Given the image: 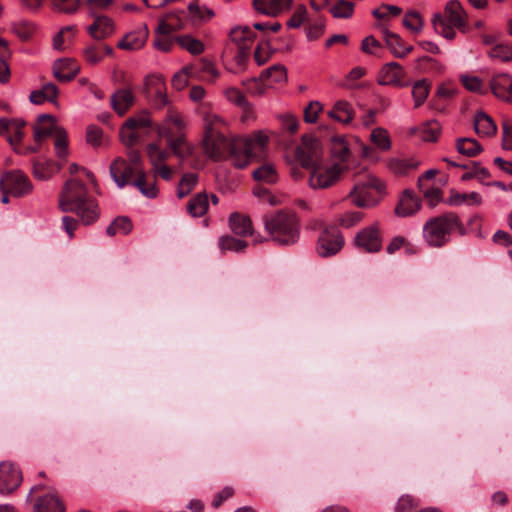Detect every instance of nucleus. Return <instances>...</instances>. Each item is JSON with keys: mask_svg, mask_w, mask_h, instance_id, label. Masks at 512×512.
Instances as JSON below:
<instances>
[{"mask_svg": "<svg viewBox=\"0 0 512 512\" xmlns=\"http://www.w3.org/2000/svg\"><path fill=\"white\" fill-rule=\"evenodd\" d=\"M59 209L75 213L84 225L95 223L100 217L98 202L89 196L87 186L78 179L67 180L59 194Z\"/></svg>", "mask_w": 512, "mask_h": 512, "instance_id": "nucleus-1", "label": "nucleus"}, {"mask_svg": "<svg viewBox=\"0 0 512 512\" xmlns=\"http://www.w3.org/2000/svg\"><path fill=\"white\" fill-rule=\"evenodd\" d=\"M460 236L467 234V229L455 212H447L429 218L423 226V238L429 247L441 248L450 242L453 232Z\"/></svg>", "mask_w": 512, "mask_h": 512, "instance_id": "nucleus-2", "label": "nucleus"}, {"mask_svg": "<svg viewBox=\"0 0 512 512\" xmlns=\"http://www.w3.org/2000/svg\"><path fill=\"white\" fill-rule=\"evenodd\" d=\"M263 222L271 240L278 245H294L300 236V224L296 213L286 210L265 215Z\"/></svg>", "mask_w": 512, "mask_h": 512, "instance_id": "nucleus-3", "label": "nucleus"}, {"mask_svg": "<svg viewBox=\"0 0 512 512\" xmlns=\"http://www.w3.org/2000/svg\"><path fill=\"white\" fill-rule=\"evenodd\" d=\"M447 20L440 14L435 13L432 17V25L435 31L448 40L456 36L455 28L465 31L468 15L458 0H450L445 5Z\"/></svg>", "mask_w": 512, "mask_h": 512, "instance_id": "nucleus-4", "label": "nucleus"}, {"mask_svg": "<svg viewBox=\"0 0 512 512\" xmlns=\"http://www.w3.org/2000/svg\"><path fill=\"white\" fill-rule=\"evenodd\" d=\"M385 193V184L378 178L369 176L366 181L357 183L351 190V202L360 208L377 205Z\"/></svg>", "mask_w": 512, "mask_h": 512, "instance_id": "nucleus-5", "label": "nucleus"}, {"mask_svg": "<svg viewBox=\"0 0 512 512\" xmlns=\"http://www.w3.org/2000/svg\"><path fill=\"white\" fill-rule=\"evenodd\" d=\"M237 140H232L216 131L212 124H205V136L203 147L205 153L213 160L218 161L228 158L229 153H233L234 144Z\"/></svg>", "mask_w": 512, "mask_h": 512, "instance_id": "nucleus-6", "label": "nucleus"}, {"mask_svg": "<svg viewBox=\"0 0 512 512\" xmlns=\"http://www.w3.org/2000/svg\"><path fill=\"white\" fill-rule=\"evenodd\" d=\"M322 146L319 139L312 135H303L300 144L295 148V159L303 168H311L322 158Z\"/></svg>", "mask_w": 512, "mask_h": 512, "instance_id": "nucleus-7", "label": "nucleus"}, {"mask_svg": "<svg viewBox=\"0 0 512 512\" xmlns=\"http://www.w3.org/2000/svg\"><path fill=\"white\" fill-rule=\"evenodd\" d=\"M344 237L336 226H327L320 233L316 252L320 257L327 258L339 253L344 246Z\"/></svg>", "mask_w": 512, "mask_h": 512, "instance_id": "nucleus-8", "label": "nucleus"}, {"mask_svg": "<svg viewBox=\"0 0 512 512\" xmlns=\"http://www.w3.org/2000/svg\"><path fill=\"white\" fill-rule=\"evenodd\" d=\"M309 177V186L313 189H326L335 185L343 173V167L337 163L322 167L315 165Z\"/></svg>", "mask_w": 512, "mask_h": 512, "instance_id": "nucleus-9", "label": "nucleus"}, {"mask_svg": "<svg viewBox=\"0 0 512 512\" xmlns=\"http://www.w3.org/2000/svg\"><path fill=\"white\" fill-rule=\"evenodd\" d=\"M0 189L10 191L14 197H23L32 191L33 186L24 172L21 170H11L1 176Z\"/></svg>", "mask_w": 512, "mask_h": 512, "instance_id": "nucleus-10", "label": "nucleus"}, {"mask_svg": "<svg viewBox=\"0 0 512 512\" xmlns=\"http://www.w3.org/2000/svg\"><path fill=\"white\" fill-rule=\"evenodd\" d=\"M157 133L165 139L170 155L173 154L180 160H184L193 154V145L188 142L185 132L175 133L168 128H163L157 129Z\"/></svg>", "mask_w": 512, "mask_h": 512, "instance_id": "nucleus-11", "label": "nucleus"}, {"mask_svg": "<svg viewBox=\"0 0 512 512\" xmlns=\"http://www.w3.org/2000/svg\"><path fill=\"white\" fill-rule=\"evenodd\" d=\"M354 245L367 253H377L382 249V235L379 224L374 223L361 229L354 238Z\"/></svg>", "mask_w": 512, "mask_h": 512, "instance_id": "nucleus-12", "label": "nucleus"}, {"mask_svg": "<svg viewBox=\"0 0 512 512\" xmlns=\"http://www.w3.org/2000/svg\"><path fill=\"white\" fill-rule=\"evenodd\" d=\"M23 481L22 471L14 463L3 461L0 463V494L14 493Z\"/></svg>", "mask_w": 512, "mask_h": 512, "instance_id": "nucleus-13", "label": "nucleus"}, {"mask_svg": "<svg viewBox=\"0 0 512 512\" xmlns=\"http://www.w3.org/2000/svg\"><path fill=\"white\" fill-rule=\"evenodd\" d=\"M145 95L158 109L166 106L169 101L166 93V83L162 75H149L145 79Z\"/></svg>", "mask_w": 512, "mask_h": 512, "instance_id": "nucleus-14", "label": "nucleus"}, {"mask_svg": "<svg viewBox=\"0 0 512 512\" xmlns=\"http://www.w3.org/2000/svg\"><path fill=\"white\" fill-rule=\"evenodd\" d=\"M110 175L119 188H123L128 184L132 185L131 178L134 174L139 176V170L130 165L123 158H116L109 167Z\"/></svg>", "mask_w": 512, "mask_h": 512, "instance_id": "nucleus-15", "label": "nucleus"}, {"mask_svg": "<svg viewBox=\"0 0 512 512\" xmlns=\"http://www.w3.org/2000/svg\"><path fill=\"white\" fill-rule=\"evenodd\" d=\"M406 76L404 68L397 62H389L383 65L378 72L377 82L380 85L404 86Z\"/></svg>", "mask_w": 512, "mask_h": 512, "instance_id": "nucleus-16", "label": "nucleus"}, {"mask_svg": "<svg viewBox=\"0 0 512 512\" xmlns=\"http://www.w3.org/2000/svg\"><path fill=\"white\" fill-rule=\"evenodd\" d=\"M26 122L17 118H0V135L6 136L7 141L11 146L21 143L24 136L23 128Z\"/></svg>", "mask_w": 512, "mask_h": 512, "instance_id": "nucleus-17", "label": "nucleus"}, {"mask_svg": "<svg viewBox=\"0 0 512 512\" xmlns=\"http://www.w3.org/2000/svg\"><path fill=\"white\" fill-rule=\"evenodd\" d=\"M53 76L61 83H68L75 79L80 72V66L74 59H57L52 66Z\"/></svg>", "mask_w": 512, "mask_h": 512, "instance_id": "nucleus-18", "label": "nucleus"}, {"mask_svg": "<svg viewBox=\"0 0 512 512\" xmlns=\"http://www.w3.org/2000/svg\"><path fill=\"white\" fill-rule=\"evenodd\" d=\"M491 92L495 97L512 103V77L507 73L495 74L489 81Z\"/></svg>", "mask_w": 512, "mask_h": 512, "instance_id": "nucleus-19", "label": "nucleus"}, {"mask_svg": "<svg viewBox=\"0 0 512 512\" xmlns=\"http://www.w3.org/2000/svg\"><path fill=\"white\" fill-rule=\"evenodd\" d=\"M89 15L95 20L88 27V33L96 40H103L111 36L114 32V23L111 18L103 15H97L95 11H90Z\"/></svg>", "mask_w": 512, "mask_h": 512, "instance_id": "nucleus-20", "label": "nucleus"}, {"mask_svg": "<svg viewBox=\"0 0 512 512\" xmlns=\"http://www.w3.org/2000/svg\"><path fill=\"white\" fill-rule=\"evenodd\" d=\"M421 209V199L414 195L411 189H405L395 207V214L399 217L412 216Z\"/></svg>", "mask_w": 512, "mask_h": 512, "instance_id": "nucleus-21", "label": "nucleus"}, {"mask_svg": "<svg viewBox=\"0 0 512 512\" xmlns=\"http://www.w3.org/2000/svg\"><path fill=\"white\" fill-rule=\"evenodd\" d=\"M293 0H253L255 10L261 14L276 17L291 8Z\"/></svg>", "mask_w": 512, "mask_h": 512, "instance_id": "nucleus-22", "label": "nucleus"}, {"mask_svg": "<svg viewBox=\"0 0 512 512\" xmlns=\"http://www.w3.org/2000/svg\"><path fill=\"white\" fill-rule=\"evenodd\" d=\"M149 36V30L146 25L142 28L127 33L118 43L117 47L122 50H138L142 48Z\"/></svg>", "mask_w": 512, "mask_h": 512, "instance_id": "nucleus-23", "label": "nucleus"}, {"mask_svg": "<svg viewBox=\"0 0 512 512\" xmlns=\"http://www.w3.org/2000/svg\"><path fill=\"white\" fill-rule=\"evenodd\" d=\"M382 33L386 46L395 57L405 58L413 51L414 47L412 45H405L398 34L389 31L387 28H383Z\"/></svg>", "mask_w": 512, "mask_h": 512, "instance_id": "nucleus-24", "label": "nucleus"}, {"mask_svg": "<svg viewBox=\"0 0 512 512\" xmlns=\"http://www.w3.org/2000/svg\"><path fill=\"white\" fill-rule=\"evenodd\" d=\"M233 153H229L228 158H231L235 167L245 168L253 154V147L250 140H237L234 144Z\"/></svg>", "mask_w": 512, "mask_h": 512, "instance_id": "nucleus-25", "label": "nucleus"}, {"mask_svg": "<svg viewBox=\"0 0 512 512\" xmlns=\"http://www.w3.org/2000/svg\"><path fill=\"white\" fill-rule=\"evenodd\" d=\"M65 505L56 492L39 497L33 506V512H65Z\"/></svg>", "mask_w": 512, "mask_h": 512, "instance_id": "nucleus-26", "label": "nucleus"}, {"mask_svg": "<svg viewBox=\"0 0 512 512\" xmlns=\"http://www.w3.org/2000/svg\"><path fill=\"white\" fill-rule=\"evenodd\" d=\"M63 168L62 163L46 159L33 160V175L39 180H47Z\"/></svg>", "mask_w": 512, "mask_h": 512, "instance_id": "nucleus-27", "label": "nucleus"}, {"mask_svg": "<svg viewBox=\"0 0 512 512\" xmlns=\"http://www.w3.org/2000/svg\"><path fill=\"white\" fill-rule=\"evenodd\" d=\"M58 95V87L54 83L48 82L41 89L33 90L30 93L29 100L35 105H41L46 101L57 104Z\"/></svg>", "mask_w": 512, "mask_h": 512, "instance_id": "nucleus-28", "label": "nucleus"}, {"mask_svg": "<svg viewBox=\"0 0 512 512\" xmlns=\"http://www.w3.org/2000/svg\"><path fill=\"white\" fill-rule=\"evenodd\" d=\"M229 227L237 236L246 237L253 234L252 221L250 217L238 212L230 214Z\"/></svg>", "mask_w": 512, "mask_h": 512, "instance_id": "nucleus-29", "label": "nucleus"}, {"mask_svg": "<svg viewBox=\"0 0 512 512\" xmlns=\"http://www.w3.org/2000/svg\"><path fill=\"white\" fill-rule=\"evenodd\" d=\"M327 116L339 123L349 124L354 118V109L348 101L339 100L327 111Z\"/></svg>", "mask_w": 512, "mask_h": 512, "instance_id": "nucleus-30", "label": "nucleus"}, {"mask_svg": "<svg viewBox=\"0 0 512 512\" xmlns=\"http://www.w3.org/2000/svg\"><path fill=\"white\" fill-rule=\"evenodd\" d=\"M474 130L480 137H492L497 133V126L493 119L484 111L476 112L474 116Z\"/></svg>", "mask_w": 512, "mask_h": 512, "instance_id": "nucleus-31", "label": "nucleus"}, {"mask_svg": "<svg viewBox=\"0 0 512 512\" xmlns=\"http://www.w3.org/2000/svg\"><path fill=\"white\" fill-rule=\"evenodd\" d=\"M133 104L134 95L130 89H119L111 96V106L119 116H123Z\"/></svg>", "mask_w": 512, "mask_h": 512, "instance_id": "nucleus-32", "label": "nucleus"}, {"mask_svg": "<svg viewBox=\"0 0 512 512\" xmlns=\"http://www.w3.org/2000/svg\"><path fill=\"white\" fill-rule=\"evenodd\" d=\"M55 118L49 114H41L38 116L37 124L34 126V140L41 143L45 138L51 135L54 129Z\"/></svg>", "mask_w": 512, "mask_h": 512, "instance_id": "nucleus-33", "label": "nucleus"}, {"mask_svg": "<svg viewBox=\"0 0 512 512\" xmlns=\"http://www.w3.org/2000/svg\"><path fill=\"white\" fill-rule=\"evenodd\" d=\"M209 207V198L205 192L198 193L190 198L186 209L192 217H202Z\"/></svg>", "mask_w": 512, "mask_h": 512, "instance_id": "nucleus-34", "label": "nucleus"}, {"mask_svg": "<svg viewBox=\"0 0 512 512\" xmlns=\"http://www.w3.org/2000/svg\"><path fill=\"white\" fill-rule=\"evenodd\" d=\"M287 79V70L285 66L281 64H274L271 67L263 70L259 76V78H252L247 80V82H256L258 80L265 82L266 80H271L274 83H280Z\"/></svg>", "mask_w": 512, "mask_h": 512, "instance_id": "nucleus-35", "label": "nucleus"}, {"mask_svg": "<svg viewBox=\"0 0 512 512\" xmlns=\"http://www.w3.org/2000/svg\"><path fill=\"white\" fill-rule=\"evenodd\" d=\"M185 127L186 124L181 114L175 109L169 108L165 119L157 129L168 128L171 132L180 133L185 132Z\"/></svg>", "mask_w": 512, "mask_h": 512, "instance_id": "nucleus-36", "label": "nucleus"}, {"mask_svg": "<svg viewBox=\"0 0 512 512\" xmlns=\"http://www.w3.org/2000/svg\"><path fill=\"white\" fill-rule=\"evenodd\" d=\"M132 185L139 189L143 196L154 199L158 195L156 179L148 182L144 170L139 171V176L132 182Z\"/></svg>", "mask_w": 512, "mask_h": 512, "instance_id": "nucleus-37", "label": "nucleus"}, {"mask_svg": "<svg viewBox=\"0 0 512 512\" xmlns=\"http://www.w3.org/2000/svg\"><path fill=\"white\" fill-rule=\"evenodd\" d=\"M457 151L467 157H475L483 151L482 145L473 138H458L456 140Z\"/></svg>", "mask_w": 512, "mask_h": 512, "instance_id": "nucleus-38", "label": "nucleus"}, {"mask_svg": "<svg viewBox=\"0 0 512 512\" xmlns=\"http://www.w3.org/2000/svg\"><path fill=\"white\" fill-rule=\"evenodd\" d=\"M256 37V33L248 26L233 28L230 32L231 40L238 45H251Z\"/></svg>", "mask_w": 512, "mask_h": 512, "instance_id": "nucleus-39", "label": "nucleus"}, {"mask_svg": "<svg viewBox=\"0 0 512 512\" xmlns=\"http://www.w3.org/2000/svg\"><path fill=\"white\" fill-rule=\"evenodd\" d=\"M431 89V83L427 79L417 80L412 87L414 107H420L427 99Z\"/></svg>", "mask_w": 512, "mask_h": 512, "instance_id": "nucleus-40", "label": "nucleus"}, {"mask_svg": "<svg viewBox=\"0 0 512 512\" xmlns=\"http://www.w3.org/2000/svg\"><path fill=\"white\" fill-rule=\"evenodd\" d=\"M253 178L258 182L274 184L278 181V174L272 164H263L252 173Z\"/></svg>", "mask_w": 512, "mask_h": 512, "instance_id": "nucleus-41", "label": "nucleus"}, {"mask_svg": "<svg viewBox=\"0 0 512 512\" xmlns=\"http://www.w3.org/2000/svg\"><path fill=\"white\" fill-rule=\"evenodd\" d=\"M174 40L181 48L185 49L192 55H199L205 49L204 44L200 40L195 39L190 35L176 36Z\"/></svg>", "mask_w": 512, "mask_h": 512, "instance_id": "nucleus-42", "label": "nucleus"}, {"mask_svg": "<svg viewBox=\"0 0 512 512\" xmlns=\"http://www.w3.org/2000/svg\"><path fill=\"white\" fill-rule=\"evenodd\" d=\"M330 152L333 158L340 161H345L348 158L350 149L343 136H333L331 138Z\"/></svg>", "mask_w": 512, "mask_h": 512, "instance_id": "nucleus-43", "label": "nucleus"}, {"mask_svg": "<svg viewBox=\"0 0 512 512\" xmlns=\"http://www.w3.org/2000/svg\"><path fill=\"white\" fill-rule=\"evenodd\" d=\"M147 155L149 161L153 168H158V166L164 164V162L169 158L170 152L167 150H163L156 143H149L146 147Z\"/></svg>", "mask_w": 512, "mask_h": 512, "instance_id": "nucleus-44", "label": "nucleus"}, {"mask_svg": "<svg viewBox=\"0 0 512 512\" xmlns=\"http://www.w3.org/2000/svg\"><path fill=\"white\" fill-rule=\"evenodd\" d=\"M355 4L347 0H337L330 8V13L337 19H349L353 16Z\"/></svg>", "mask_w": 512, "mask_h": 512, "instance_id": "nucleus-45", "label": "nucleus"}, {"mask_svg": "<svg viewBox=\"0 0 512 512\" xmlns=\"http://www.w3.org/2000/svg\"><path fill=\"white\" fill-rule=\"evenodd\" d=\"M133 228L131 220L126 216H118L114 221L107 227L106 233L112 237L117 233L127 235Z\"/></svg>", "mask_w": 512, "mask_h": 512, "instance_id": "nucleus-46", "label": "nucleus"}, {"mask_svg": "<svg viewBox=\"0 0 512 512\" xmlns=\"http://www.w3.org/2000/svg\"><path fill=\"white\" fill-rule=\"evenodd\" d=\"M488 56L492 60H499L501 62L512 61V44L501 43L495 44L488 51Z\"/></svg>", "mask_w": 512, "mask_h": 512, "instance_id": "nucleus-47", "label": "nucleus"}, {"mask_svg": "<svg viewBox=\"0 0 512 512\" xmlns=\"http://www.w3.org/2000/svg\"><path fill=\"white\" fill-rule=\"evenodd\" d=\"M420 136L426 142H436L441 133V125L436 120H430L420 128Z\"/></svg>", "mask_w": 512, "mask_h": 512, "instance_id": "nucleus-48", "label": "nucleus"}, {"mask_svg": "<svg viewBox=\"0 0 512 512\" xmlns=\"http://www.w3.org/2000/svg\"><path fill=\"white\" fill-rule=\"evenodd\" d=\"M248 246L245 240L236 239L232 236H221L219 239V247L222 251L243 252Z\"/></svg>", "mask_w": 512, "mask_h": 512, "instance_id": "nucleus-49", "label": "nucleus"}, {"mask_svg": "<svg viewBox=\"0 0 512 512\" xmlns=\"http://www.w3.org/2000/svg\"><path fill=\"white\" fill-rule=\"evenodd\" d=\"M36 30L35 25L29 21L15 22L11 26V31L22 41H29Z\"/></svg>", "mask_w": 512, "mask_h": 512, "instance_id": "nucleus-50", "label": "nucleus"}, {"mask_svg": "<svg viewBox=\"0 0 512 512\" xmlns=\"http://www.w3.org/2000/svg\"><path fill=\"white\" fill-rule=\"evenodd\" d=\"M193 22L208 21L214 17V11L207 7H200L198 1L191 2L187 7Z\"/></svg>", "mask_w": 512, "mask_h": 512, "instance_id": "nucleus-51", "label": "nucleus"}, {"mask_svg": "<svg viewBox=\"0 0 512 512\" xmlns=\"http://www.w3.org/2000/svg\"><path fill=\"white\" fill-rule=\"evenodd\" d=\"M55 150L60 159L68 156V135L64 128H55Z\"/></svg>", "mask_w": 512, "mask_h": 512, "instance_id": "nucleus-52", "label": "nucleus"}, {"mask_svg": "<svg viewBox=\"0 0 512 512\" xmlns=\"http://www.w3.org/2000/svg\"><path fill=\"white\" fill-rule=\"evenodd\" d=\"M125 127L129 129L148 128L151 127L150 113L148 110H143L133 117H129L125 121Z\"/></svg>", "mask_w": 512, "mask_h": 512, "instance_id": "nucleus-53", "label": "nucleus"}, {"mask_svg": "<svg viewBox=\"0 0 512 512\" xmlns=\"http://www.w3.org/2000/svg\"><path fill=\"white\" fill-rule=\"evenodd\" d=\"M198 181V176L195 173H186L182 176L178 188L177 196L179 198L186 197Z\"/></svg>", "mask_w": 512, "mask_h": 512, "instance_id": "nucleus-54", "label": "nucleus"}, {"mask_svg": "<svg viewBox=\"0 0 512 512\" xmlns=\"http://www.w3.org/2000/svg\"><path fill=\"white\" fill-rule=\"evenodd\" d=\"M81 0H51L53 10L65 14H74L78 11Z\"/></svg>", "mask_w": 512, "mask_h": 512, "instance_id": "nucleus-55", "label": "nucleus"}, {"mask_svg": "<svg viewBox=\"0 0 512 512\" xmlns=\"http://www.w3.org/2000/svg\"><path fill=\"white\" fill-rule=\"evenodd\" d=\"M372 142L381 150L387 151L391 147V141L387 130L376 128L371 133Z\"/></svg>", "mask_w": 512, "mask_h": 512, "instance_id": "nucleus-56", "label": "nucleus"}, {"mask_svg": "<svg viewBox=\"0 0 512 512\" xmlns=\"http://www.w3.org/2000/svg\"><path fill=\"white\" fill-rule=\"evenodd\" d=\"M382 50V44L373 35L365 37L361 42V51L365 54L380 57V52Z\"/></svg>", "mask_w": 512, "mask_h": 512, "instance_id": "nucleus-57", "label": "nucleus"}, {"mask_svg": "<svg viewBox=\"0 0 512 512\" xmlns=\"http://www.w3.org/2000/svg\"><path fill=\"white\" fill-rule=\"evenodd\" d=\"M455 95H456V89L455 88L447 86L445 84H441L440 86H438V88H437V90L435 92V96H434V98L431 101V104H432V106L435 109L440 110L441 108H440V105H439V101L442 100V99L443 100L451 99Z\"/></svg>", "mask_w": 512, "mask_h": 512, "instance_id": "nucleus-58", "label": "nucleus"}, {"mask_svg": "<svg viewBox=\"0 0 512 512\" xmlns=\"http://www.w3.org/2000/svg\"><path fill=\"white\" fill-rule=\"evenodd\" d=\"M463 86L470 92L486 94L487 90L483 89L482 81L476 76H461Z\"/></svg>", "mask_w": 512, "mask_h": 512, "instance_id": "nucleus-59", "label": "nucleus"}, {"mask_svg": "<svg viewBox=\"0 0 512 512\" xmlns=\"http://www.w3.org/2000/svg\"><path fill=\"white\" fill-rule=\"evenodd\" d=\"M419 507L418 501L410 495H403L399 498L395 512H416Z\"/></svg>", "mask_w": 512, "mask_h": 512, "instance_id": "nucleus-60", "label": "nucleus"}, {"mask_svg": "<svg viewBox=\"0 0 512 512\" xmlns=\"http://www.w3.org/2000/svg\"><path fill=\"white\" fill-rule=\"evenodd\" d=\"M491 176L489 170L482 167L479 162H473L471 171L464 173L461 177L463 181L470 180L472 178H478L480 180L487 179Z\"/></svg>", "mask_w": 512, "mask_h": 512, "instance_id": "nucleus-61", "label": "nucleus"}, {"mask_svg": "<svg viewBox=\"0 0 512 512\" xmlns=\"http://www.w3.org/2000/svg\"><path fill=\"white\" fill-rule=\"evenodd\" d=\"M403 25L411 31L419 32L423 27V21L419 13L410 11L404 16Z\"/></svg>", "mask_w": 512, "mask_h": 512, "instance_id": "nucleus-62", "label": "nucleus"}, {"mask_svg": "<svg viewBox=\"0 0 512 512\" xmlns=\"http://www.w3.org/2000/svg\"><path fill=\"white\" fill-rule=\"evenodd\" d=\"M307 19V9L304 5H298L290 17V19L287 21V26L289 28H299L304 23V21Z\"/></svg>", "mask_w": 512, "mask_h": 512, "instance_id": "nucleus-63", "label": "nucleus"}, {"mask_svg": "<svg viewBox=\"0 0 512 512\" xmlns=\"http://www.w3.org/2000/svg\"><path fill=\"white\" fill-rule=\"evenodd\" d=\"M419 162L413 159L396 160L391 163V168L397 174H407L410 170L416 169Z\"/></svg>", "mask_w": 512, "mask_h": 512, "instance_id": "nucleus-64", "label": "nucleus"}]
</instances>
